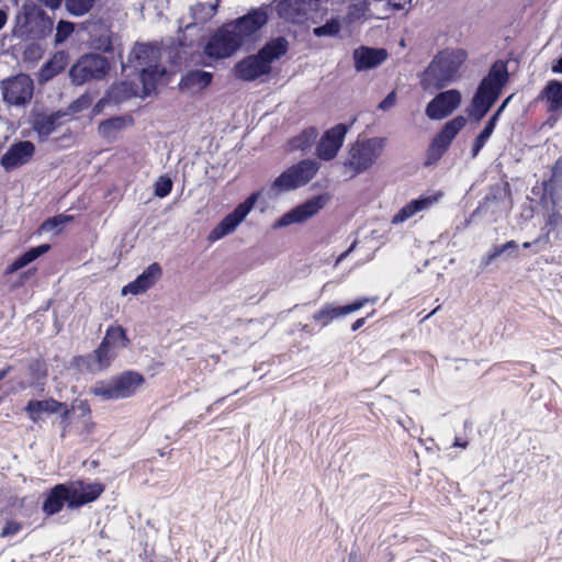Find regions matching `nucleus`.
I'll return each mask as SVG.
<instances>
[{
    "instance_id": "obj_1",
    "label": "nucleus",
    "mask_w": 562,
    "mask_h": 562,
    "mask_svg": "<svg viewBox=\"0 0 562 562\" xmlns=\"http://www.w3.org/2000/svg\"><path fill=\"white\" fill-rule=\"evenodd\" d=\"M271 15L270 3H262L221 25L202 42L203 57L210 61L201 60L199 65L211 67L212 61L231 58L239 50H252L260 42L261 30L269 23Z\"/></svg>"
},
{
    "instance_id": "obj_2",
    "label": "nucleus",
    "mask_w": 562,
    "mask_h": 562,
    "mask_svg": "<svg viewBox=\"0 0 562 562\" xmlns=\"http://www.w3.org/2000/svg\"><path fill=\"white\" fill-rule=\"evenodd\" d=\"M467 57L468 54L463 48L438 53L422 74V87L425 90L430 87L440 90L457 81L459 70Z\"/></svg>"
},
{
    "instance_id": "obj_3",
    "label": "nucleus",
    "mask_w": 562,
    "mask_h": 562,
    "mask_svg": "<svg viewBox=\"0 0 562 562\" xmlns=\"http://www.w3.org/2000/svg\"><path fill=\"white\" fill-rule=\"evenodd\" d=\"M53 29L54 21L47 12L33 1L26 0L15 16L11 33L23 41H43L52 34Z\"/></svg>"
},
{
    "instance_id": "obj_4",
    "label": "nucleus",
    "mask_w": 562,
    "mask_h": 562,
    "mask_svg": "<svg viewBox=\"0 0 562 562\" xmlns=\"http://www.w3.org/2000/svg\"><path fill=\"white\" fill-rule=\"evenodd\" d=\"M321 164L312 158H304L286 167L276 177L267 189L269 199H277L283 193L295 191L307 183L316 176Z\"/></svg>"
},
{
    "instance_id": "obj_5",
    "label": "nucleus",
    "mask_w": 562,
    "mask_h": 562,
    "mask_svg": "<svg viewBox=\"0 0 562 562\" xmlns=\"http://www.w3.org/2000/svg\"><path fill=\"white\" fill-rule=\"evenodd\" d=\"M145 382L143 373L135 370H124L111 376L108 381H97L89 389V393L103 401L125 400L134 396Z\"/></svg>"
},
{
    "instance_id": "obj_6",
    "label": "nucleus",
    "mask_w": 562,
    "mask_h": 562,
    "mask_svg": "<svg viewBox=\"0 0 562 562\" xmlns=\"http://www.w3.org/2000/svg\"><path fill=\"white\" fill-rule=\"evenodd\" d=\"M112 60L101 54L89 52L79 56L68 70L70 82L80 87L93 80L105 79L111 70Z\"/></svg>"
},
{
    "instance_id": "obj_7",
    "label": "nucleus",
    "mask_w": 562,
    "mask_h": 562,
    "mask_svg": "<svg viewBox=\"0 0 562 562\" xmlns=\"http://www.w3.org/2000/svg\"><path fill=\"white\" fill-rule=\"evenodd\" d=\"M386 145V138L374 136L356 142L349 148V158L344 162L351 169L352 176H359L369 170L382 155Z\"/></svg>"
},
{
    "instance_id": "obj_8",
    "label": "nucleus",
    "mask_w": 562,
    "mask_h": 562,
    "mask_svg": "<svg viewBox=\"0 0 562 562\" xmlns=\"http://www.w3.org/2000/svg\"><path fill=\"white\" fill-rule=\"evenodd\" d=\"M468 120L458 114L445 122L438 132L432 136L425 153V167H431L447 154L453 140L467 125Z\"/></svg>"
},
{
    "instance_id": "obj_9",
    "label": "nucleus",
    "mask_w": 562,
    "mask_h": 562,
    "mask_svg": "<svg viewBox=\"0 0 562 562\" xmlns=\"http://www.w3.org/2000/svg\"><path fill=\"white\" fill-rule=\"evenodd\" d=\"M262 196V190L252 191L244 201L238 203L211 229L207 239L211 243L217 241L234 233L255 209Z\"/></svg>"
},
{
    "instance_id": "obj_10",
    "label": "nucleus",
    "mask_w": 562,
    "mask_h": 562,
    "mask_svg": "<svg viewBox=\"0 0 562 562\" xmlns=\"http://www.w3.org/2000/svg\"><path fill=\"white\" fill-rule=\"evenodd\" d=\"M331 200L329 192H322L291 207L279 216L271 225L272 229H281L293 224H303L317 215Z\"/></svg>"
},
{
    "instance_id": "obj_11",
    "label": "nucleus",
    "mask_w": 562,
    "mask_h": 562,
    "mask_svg": "<svg viewBox=\"0 0 562 562\" xmlns=\"http://www.w3.org/2000/svg\"><path fill=\"white\" fill-rule=\"evenodd\" d=\"M509 81L508 61L496 59L480 80L474 94L495 104Z\"/></svg>"
},
{
    "instance_id": "obj_12",
    "label": "nucleus",
    "mask_w": 562,
    "mask_h": 562,
    "mask_svg": "<svg viewBox=\"0 0 562 562\" xmlns=\"http://www.w3.org/2000/svg\"><path fill=\"white\" fill-rule=\"evenodd\" d=\"M67 498V509L77 510L95 502L104 492L105 485L100 481L78 479L63 482Z\"/></svg>"
},
{
    "instance_id": "obj_13",
    "label": "nucleus",
    "mask_w": 562,
    "mask_h": 562,
    "mask_svg": "<svg viewBox=\"0 0 562 562\" xmlns=\"http://www.w3.org/2000/svg\"><path fill=\"white\" fill-rule=\"evenodd\" d=\"M34 81L29 74L19 72L1 81V94L4 103L13 106H26L34 94Z\"/></svg>"
},
{
    "instance_id": "obj_14",
    "label": "nucleus",
    "mask_w": 562,
    "mask_h": 562,
    "mask_svg": "<svg viewBox=\"0 0 562 562\" xmlns=\"http://www.w3.org/2000/svg\"><path fill=\"white\" fill-rule=\"evenodd\" d=\"M355 122L353 117L349 123H337L326 130L316 145V156L324 161L333 160L342 147L346 135Z\"/></svg>"
},
{
    "instance_id": "obj_15",
    "label": "nucleus",
    "mask_w": 562,
    "mask_h": 562,
    "mask_svg": "<svg viewBox=\"0 0 562 562\" xmlns=\"http://www.w3.org/2000/svg\"><path fill=\"white\" fill-rule=\"evenodd\" d=\"M215 74L202 68H190L184 71L177 85L181 94L196 99L203 97L214 82Z\"/></svg>"
},
{
    "instance_id": "obj_16",
    "label": "nucleus",
    "mask_w": 562,
    "mask_h": 562,
    "mask_svg": "<svg viewBox=\"0 0 562 562\" xmlns=\"http://www.w3.org/2000/svg\"><path fill=\"white\" fill-rule=\"evenodd\" d=\"M542 187L543 193L540 198V203L546 207L543 226L552 232L554 240L562 241V214L557 209L558 193L555 187L551 184V180H544Z\"/></svg>"
},
{
    "instance_id": "obj_17",
    "label": "nucleus",
    "mask_w": 562,
    "mask_h": 562,
    "mask_svg": "<svg viewBox=\"0 0 562 562\" xmlns=\"http://www.w3.org/2000/svg\"><path fill=\"white\" fill-rule=\"evenodd\" d=\"M462 94L458 89H448L437 93L425 108L430 121H441L450 116L461 104Z\"/></svg>"
},
{
    "instance_id": "obj_18",
    "label": "nucleus",
    "mask_w": 562,
    "mask_h": 562,
    "mask_svg": "<svg viewBox=\"0 0 562 562\" xmlns=\"http://www.w3.org/2000/svg\"><path fill=\"white\" fill-rule=\"evenodd\" d=\"M376 301V296H359L344 305H339L336 303H326L319 311L313 314L312 318L315 322L321 323V327H325L333 319L355 313L362 308L367 303H375Z\"/></svg>"
},
{
    "instance_id": "obj_19",
    "label": "nucleus",
    "mask_w": 562,
    "mask_h": 562,
    "mask_svg": "<svg viewBox=\"0 0 562 562\" xmlns=\"http://www.w3.org/2000/svg\"><path fill=\"white\" fill-rule=\"evenodd\" d=\"M36 151L31 140L14 139L0 158V166L7 172L19 169L30 162Z\"/></svg>"
},
{
    "instance_id": "obj_20",
    "label": "nucleus",
    "mask_w": 562,
    "mask_h": 562,
    "mask_svg": "<svg viewBox=\"0 0 562 562\" xmlns=\"http://www.w3.org/2000/svg\"><path fill=\"white\" fill-rule=\"evenodd\" d=\"M270 72L271 67L267 66L257 53L245 56L232 68L234 78L243 82H254Z\"/></svg>"
},
{
    "instance_id": "obj_21",
    "label": "nucleus",
    "mask_w": 562,
    "mask_h": 562,
    "mask_svg": "<svg viewBox=\"0 0 562 562\" xmlns=\"http://www.w3.org/2000/svg\"><path fill=\"white\" fill-rule=\"evenodd\" d=\"M65 116L63 110L52 111L46 113L38 109H33L30 112L29 123L32 130L36 133L38 139L44 142L52 135L60 125V120Z\"/></svg>"
},
{
    "instance_id": "obj_22",
    "label": "nucleus",
    "mask_w": 562,
    "mask_h": 562,
    "mask_svg": "<svg viewBox=\"0 0 562 562\" xmlns=\"http://www.w3.org/2000/svg\"><path fill=\"white\" fill-rule=\"evenodd\" d=\"M167 75V68L155 61L147 64L138 70V80L142 85L139 98L145 100L149 97H157L160 93L162 76Z\"/></svg>"
},
{
    "instance_id": "obj_23",
    "label": "nucleus",
    "mask_w": 562,
    "mask_h": 562,
    "mask_svg": "<svg viewBox=\"0 0 562 562\" xmlns=\"http://www.w3.org/2000/svg\"><path fill=\"white\" fill-rule=\"evenodd\" d=\"M162 277V267L159 262L148 265L133 281L125 284L122 295H140L151 289Z\"/></svg>"
},
{
    "instance_id": "obj_24",
    "label": "nucleus",
    "mask_w": 562,
    "mask_h": 562,
    "mask_svg": "<svg viewBox=\"0 0 562 562\" xmlns=\"http://www.w3.org/2000/svg\"><path fill=\"white\" fill-rule=\"evenodd\" d=\"M389 53L383 47L361 45L352 52L353 67L357 72L368 71L381 66Z\"/></svg>"
},
{
    "instance_id": "obj_25",
    "label": "nucleus",
    "mask_w": 562,
    "mask_h": 562,
    "mask_svg": "<svg viewBox=\"0 0 562 562\" xmlns=\"http://www.w3.org/2000/svg\"><path fill=\"white\" fill-rule=\"evenodd\" d=\"M513 98L514 94H509L498 104L496 110L490 115V117L485 122L483 128L474 137L470 150L471 158H475L484 148V146L493 135L502 114L504 113Z\"/></svg>"
},
{
    "instance_id": "obj_26",
    "label": "nucleus",
    "mask_w": 562,
    "mask_h": 562,
    "mask_svg": "<svg viewBox=\"0 0 562 562\" xmlns=\"http://www.w3.org/2000/svg\"><path fill=\"white\" fill-rule=\"evenodd\" d=\"M442 196L440 191L434 193H423L415 199L408 201L392 217V224H401L414 216L415 214L429 209Z\"/></svg>"
},
{
    "instance_id": "obj_27",
    "label": "nucleus",
    "mask_w": 562,
    "mask_h": 562,
    "mask_svg": "<svg viewBox=\"0 0 562 562\" xmlns=\"http://www.w3.org/2000/svg\"><path fill=\"white\" fill-rule=\"evenodd\" d=\"M117 55L121 59L122 72H124L133 63L144 64L158 59L159 46L155 42H136L128 53L126 63L123 60V49H120Z\"/></svg>"
},
{
    "instance_id": "obj_28",
    "label": "nucleus",
    "mask_w": 562,
    "mask_h": 562,
    "mask_svg": "<svg viewBox=\"0 0 562 562\" xmlns=\"http://www.w3.org/2000/svg\"><path fill=\"white\" fill-rule=\"evenodd\" d=\"M41 510L45 517H52L67 508V498L63 483H57L46 488L40 496Z\"/></svg>"
},
{
    "instance_id": "obj_29",
    "label": "nucleus",
    "mask_w": 562,
    "mask_h": 562,
    "mask_svg": "<svg viewBox=\"0 0 562 562\" xmlns=\"http://www.w3.org/2000/svg\"><path fill=\"white\" fill-rule=\"evenodd\" d=\"M519 256V245L510 239L504 244H494L490 250L481 258L479 263V273L484 272L496 260L515 259Z\"/></svg>"
},
{
    "instance_id": "obj_30",
    "label": "nucleus",
    "mask_w": 562,
    "mask_h": 562,
    "mask_svg": "<svg viewBox=\"0 0 562 562\" xmlns=\"http://www.w3.org/2000/svg\"><path fill=\"white\" fill-rule=\"evenodd\" d=\"M69 53L65 49L55 52L40 68L37 81L41 85L47 83L66 69L69 64Z\"/></svg>"
},
{
    "instance_id": "obj_31",
    "label": "nucleus",
    "mask_w": 562,
    "mask_h": 562,
    "mask_svg": "<svg viewBox=\"0 0 562 562\" xmlns=\"http://www.w3.org/2000/svg\"><path fill=\"white\" fill-rule=\"evenodd\" d=\"M59 407L60 401L53 396L43 400L31 398L23 407V412L33 424L38 425L44 420L43 415H54Z\"/></svg>"
},
{
    "instance_id": "obj_32",
    "label": "nucleus",
    "mask_w": 562,
    "mask_h": 562,
    "mask_svg": "<svg viewBox=\"0 0 562 562\" xmlns=\"http://www.w3.org/2000/svg\"><path fill=\"white\" fill-rule=\"evenodd\" d=\"M49 244H40L37 246H31L20 255H18L4 269V276H11L20 270L24 269L40 257L44 256L50 250Z\"/></svg>"
},
{
    "instance_id": "obj_33",
    "label": "nucleus",
    "mask_w": 562,
    "mask_h": 562,
    "mask_svg": "<svg viewBox=\"0 0 562 562\" xmlns=\"http://www.w3.org/2000/svg\"><path fill=\"white\" fill-rule=\"evenodd\" d=\"M135 120L130 113L113 115L99 122L98 134L103 139L111 142L116 138L117 132L126 128L127 126H133Z\"/></svg>"
},
{
    "instance_id": "obj_34",
    "label": "nucleus",
    "mask_w": 562,
    "mask_h": 562,
    "mask_svg": "<svg viewBox=\"0 0 562 562\" xmlns=\"http://www.w3.org/2000/svg\"><path fill=\"white\" fill-rule=\"evenodd\" d=\"M323 0H292L291 4L286 8L285 16L280 19L300 24L306 20L307 12H318Z\"/></svg>"
},
{
    "instance_id": "obj_35",
    "label": "nucleus",
    "mask_w": 562,
    "mask_h": 562,
    "mask_svg": "<svg viewBox=\"0 0 562 562\" xmlns=\"http://www.w3.org/2000/svg\"><path fill=\"white\" fill-rule=\"evenodd\" d=\"M289 42L282 36H276L268 40L258 50L257 54L263 60L267 66L271 67V64L276 60L281 59L286 55L289 50Z\"/></svg>"
},
{
    "instance_id": "obj_36",
    "label": "nucleus",
    "mask_w": 562,
    "mask_h": 562,
    "mask_svg": "<svg viewBox=\"0 0 562 562\" xmlns=\"http://www.w3.org/2000/svg\"><path fill=\"white\" fill-rule=\"evenodd\" d=\"M538 100H544L547 111L555 113L562 110V80L550 79L538 95Z\"/></svg>"
},
{
    "instance_id": "obj_37",
    "label": "nucleus",
    "mask_w": 562,
    "mask_h": 562,
    "mask_svg": "<svg viewBox=\"0 0 562 562\" xmlns=\"http://www.w3.org/2000/svg\"><path fill=\"white\" fill-rule=\"evenodd\" d=\"M101 340L105 341L115 351L126 349L131 345L127 329L122 325H109Z\"/></svg>"
},
{
    "instance_id": "obj_38",
    "label": "nucleus",
    "mask_w": 562,
    "mask_h": 562,
    "mask_svg": "<svg viewBox=\"0 0 562 562\" xmlns=\"http://www.w3.org/2000/svg\"><path fill=\"white\" fill-rule=\"evenodd\" d=\"M93 363H95L99 372L108 370L112 362L116 359L117 352L109 347L105 341H100L98 347L92 351Z\"/></svg>"
},
{
    "instance_id": "obj_39",
    "label": "nucleus",
    "mask_w": 562,
    "mask_h": 562,
    "mask_svg": "<svg viewBox=\"0 0 562 562\" xmlns=\"http://www.w3.org/2000/svg\"><path fill=\"white\" fill-rule=\"evenodd\" d=\"M317 136L318 132L316 127L310 126L304 128L299 135L289 139L290 149L305 151L313 146Z\"/></svg>"
},
{
    "instance_id": "obj_40",
    "label": "nucleus",
    "mask_w": 562,
    "mask_h": 562,
    "mask_svg": "<svg viewBox=\"0 0 562 562\" xmlns=\"http://www.w3.org/2000/svg\"><path fill=\"white\" fill-rule=\"evenodd\" d=\"M344 19L339 15H331L324 24L313 27L312 33L315 37H339L342 29Z\"/></svg>"
},
{
    "instance_id": "obj_41",
    "label": "nucleus",
    "mask_w": 562,
    "mask_h": 562,
    "mask_svg": "<svg viewBox=\"0 0 562 562\" xmlns=\"http://www.w3.org/2000/svg\"><path fill=\"white\" fill-rule=\"evenodd\" d=\"M114 33L106 27L105 32L99 35L89 36V46L93 49V53L100 52L103 54H112L114 52V43H113Z\"/></svg>"
},
{
    "instance_id": "obj_42",
    "label": "nucleus",
    "mask_w": 562,
    "mask_h": 562,
    "mask_svg": "<svg viewBox=\"0 0 562 562\" xmlns=\"http://www.w3.org/2000/svg\"><path fill=\"white\" fill-rule=\"evenodd\" d=\"M493 105L494 104L491 103L490 101H486L485 99H482L474 94L469 106L467 108V113L470 121L476 123L481 122L491 111Z\"/></svg>"
},
{
    "instance_id": "obj_43",
    "label": "nucleus",
    "mask_w": 562,
    "mask_h": 562,
    "mask_svg": "<svg viewBox=\"0 0 562 562\" xmlns=\"http://www.w3.org/2000/svg\"><path fill=\"white\" fill-rule=\"evenodd\" d=\"M27 369L31 376V386L41 387L43 390L48 375L46 362L41 358L34 359L30 362Z\"/></svg>"
},
{
    "instance_id": "obj_44",
    "label": "nucleus",
    "mask_w": 562,
    "mask_h": 562,
    "mask_svg": "<svg viewBox=\"0 0 562 562\" xmlns=\"http://www.w3.org/2000/svg\"><path fill=\"white\" fill-rule=\"evenodd\" d=\"M112 94V103L120 104L125 100L139 97L138 88L133 81H122L115 89H109Z\"/></svg>"
},
{
    "instance_id": "obj_45",
    "label": "nucleus",
    "mask_w": 562,
    "mask_h": 562,
    "mask_svg": "<svg viewBox=\"0 0 562 562\" xmlns=\"http://www.w3.org/2000/svg\"><path fill=\"white\" fill-rule=\"evenodd\" d=\"M220 0H216L215 3H201L198 2L195 5L191 7V13L195 21V23H206L209 22L218 10Z\"/></svg>"
},
{
    "instance_id": "obj_46",
    "label": "nucleus",
    "mask_w": 562,
    "mask_h": 562,
    "mask_svg": "<svg viewBox=\"0 0 562 562\" xmlns=\"http://www.w3.org/2000/svg\"><path fill=\"white\" fill-rule=\"evenodd\" d=\"M74 215H68L65 213L49 216L40 225V232L54 231L55 234H59L65 228V226L74 222Z\"/></svg>"
},
{
    "instance_id": "obj_47",
    "label": "nucleus",
    "mask_w": 562,
    "mask_h": 562,
    "mask_svg": "<svg viewBox=\"0 0 562 562\" xmlns=\"http://www.w3.org/2000/svg\"><path fill=\"white\" fill-rule=\"evenodd\" d=\"M69 368L75 370L77 373L88 372L95 374L99 372L95 363H93L92 352L74 356L69 362Z\"/></svg>"
},
{
    "instance_id": "obj_48",
    "label": "nucleus",
    "mask_w": 562,
    "mask_h": 562,
    "mask_svg": "<svg viewBox=\"0 0 562 562\" xmlns=\"http://www.w3.org/2000/svg\"><path fill=\"white\" fill-rule=\"evenodd\" d=\"M60 406L57 409V413L54 415H58L57 425L61 430L60 438H65L67 432L71 427V416L74 415V408L70 407L66 402L60 401Z\"/></svg>"
},
{
    "instance_id": "obj_49",
    "label": "nucleus",
    "mask_w": 562,
    "mask_h": 562,
    "mask_svg": "<svg viewBox=\"0 0 562 562\" xmlns=\"http://www.w3.org/2000/svg\"><path fill=\"white\" fill-rule=\"evenodd\" d=\"M502 198V192H501V189L498 187L496 188H492V190L479 202V205L476 206V209L470 214V216L468 218L464 220V223H463V227H467L469 226V224L477 216L480 215L482 212L485 211V207L486 205L490 203V202H496L498 200H501Z\"/></svg>"
},
{
    "instance_id": "obj_50",
    "label": "nucleus",
    "mask_w": 562,
    "mask_h": 562,
    "mask_svg": "<svg viewBox=\"0 0 562 562\" xmlns=\"http://www.w3.org/2000/svg\"><path fill=\"white\" fill-rule=\"evenodd\" d=\"M97 0H65L67 12L72 16H82L89 13Z\"/></svg>"
},
{
    "instance_id": "obj_51",
    "label": "nucleus",
    "mask_w": 562,
    "mask_h": 562,
    "mask_svg": "<svg viewBox=\"0 0 562 562\" xmlns=\"http://www.w3.org/2000/svg\"><path fill=\"white\" fill-rule=\"evenodd\" d=\"M93 102V95L86 91L74 101L69 103L66 110H63V113L66 115L77 114L87 110Z\"/></svg>"
},
{
    "instance_id": "obj_52",
    "label": "nucleus",
    "mask_w": 562,
    "mask_h": 562,
    "mask_svg": "<svg viewBox=\"0 0 562 562\" xmlns=\"http://www.w3.org/2000/svg\"><path fill=\"white\" fill-rule=\"evenodd\" d=\"M172 47L169 50V64L171 66H177L181 64L182 53L181 49L186 47H191V43L187 42V36L183 33L182 36H178L177 38H172Z\"/></svg>"
},
{
    "instance_id": "obj_53",
    "label": "nucleus",
    "mask_w": 562,
    "mask_h": 562,
    "mask_svg": "<svg viewBox=\"0 0 562 562\" xmlns=\"http://www.w3.org/2000/svg\"><path fill=\"white\" fill-rule=\"evenodd\" d=\"M173 188V181L169 175H161L154 182V195L159 199L167 198Z\"/></svg>"
},
{
    "instance_id": "obj_54",
    "label": "nucleus",
    "mask_w": 562,
    "mask_h": 562,
    "mask_svg": "<svg viewBox=\"0 0 562 562\" xmlns=\"http://www.w3.org/2000/svg\"><path fill=\"white\" fill-rule=\"evenodd\" d=\"M75 32V23L67 20H59L56 26L54 42L56 45L65 43Z\"/></svg>"
},
{
    "instance_id": "obj_55",
    "label": "nucleus",
    "mask_w": 562,
    "mask_h": 562,
    "mask_svg": "<svg viewBox=\"0 0 562 562\" xmlns=\"http://www.w3.org/2000/svg\"><path fill=\"white\" fill-rule=\"evenodd\" d=\"M38 42L40 41H32L25 46L22 53V58L25 63H36L42 59L44 50Z\"/></svg>"
},
{
    "instance_id": "obj_56",
    "label": "nucleus",
    "mask_w": 562,
    "mask_h": 562,
    "mask_svg": "<svg viewBox=\"0 0 562 562\" xmlns=\"http://www.w3.org/2000/svg\"><path fill=\"white\" fill-rule=\"evenodd\" d=\"M70 407L74 408V414L78 412V419H86L91 417L92 411L87 400L75 398L71 402Z\"/></svg>"
},
{
    "instance_id": "obj_57",
    "label": "nucleus",
    "mask_w": 562,
    "mask_h": 562,
    "mask_svg": "<svg viewBox=\"0 0 562 562\" xmlns=\"http://www.w3.org/2000/svg\"><path fill=\"white\" fill-rule=\"evenodd\" d=\"M22 528H23L22 522H20L18 520H13V519H8V520H5V522L1 529L0 537L8 538V537L15 536L18 532H20L22 530Z\"/></svg>"
},
{
    "instance_id": "obj_58",
    "label": "nucleus",
    "mask_w": 562,
    "mask_h": 562,
    "mask_svg": "<svg viewBox=\"0 0 562 562\" xmlns=\"http://www.w3.org/2000/svg\"><path fill=\"white\" fill-rule=\"evenodd\" d=\"M111 94L112 92L110 90H106L104 95L92 105L90 111L91 119L100 115L103 112L104 108L112 102V99L110 98Z\"/></svg>"
},
{
    "instance_id": "obj_59",
    "label": "nucleus",
    "mask_w": 562,
    "mask_h": 562,
    "mask_svg": "<svg viewBox=\"0 0 562 562\" xmlns=\"http://www.w3.org/2000/svg\"><path fill=\"white\" fill-rule=\"evenodd\" d=\"M551 236L552 232H550L548 228H544V226L541 227V234L533 239V244L538 246V249L536 251H542L547 249L549 246H551Z\"/></svg>"
},
{
    "instance_id": "obj_60",
    "label": "nucleus",
    "mask_w": 562,
    "mask_h": 562,
    "mask_svg": "<svg viewBox=\"0 0 562 562\" xmlns=\"http://www.w3.org/2000/svg\"><path fill=\"white\" fill-rule=\"evenodd\" d=\"M367 5V3L350 5L347 15L344 18V22L351 23L353 20L361 18L364 14Z\"/></svg>"
},
{
    "instance_id": "obj_61",
    "label": "nucleus",
    "mask_w": 562,
    "mask_h": 562,
    "mask_svg": "<svg viewBox=\"0 0 562 562\" xmlns=\"http://www.w3.org/2000/svg\"><path fill=\"white\" fill-rule=\"evenodd\" d=\"M37 273V268L35 267H31L26 270H20L19 274H18V279L14 283L15 286H23L26 284V282L34 278Z\"/></svg>"
},
{
    "instance_id": "obj_62",
    "label": "nucleus",
    "mask_w": 562,
    "mask_h": 562,
    "mask_svg": "<svg viewBox=\"0 0 562 562\" xmlns=\"http://www.w3.org/2000/svg\"><path fill=\"white\" fill-rule=\"evenodd\" d=\"M396 103V93L395 91L389 92L378 104V109L382 111H387L393 108Z\"/></svg>"
},
{
    "instance_id": "obj_63",
    "label": "nucleus",
    "mask_w": 562,
    "mask_h": 562,
    "mask_svg": "<svg viewBox=\"0 0 562 562\" xmlns=\"http://www.w3.org/2000/svg\"><path fill=\"white\" fill-rule=\"evenodd\" d=\"M37 505V502L34 499L33 496H24L22 498H19V507L20 509L26 510H33Z\"/></svg>"
},
{
    "instance_id": "obj_64",
    "label": "nucleus",
    "mask_w": 562,
    "mask_h": 562,
    "mask_svg": "<svg viewBox=\"0 0 562 562\" xmlns=\"http://www.w3.org/2000/svg\"><path fill=\"white\" fill-rule=\"evenodd\" d=\"M292 0H274V5L270 4L272 7V11L274 10L277 12L278 16H285V11L289 4H291Z\"/></svg>"
}]
</instances>
